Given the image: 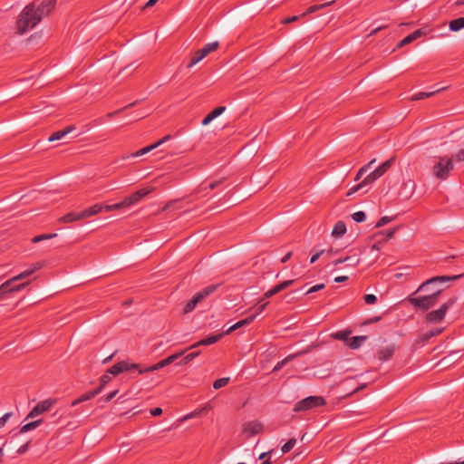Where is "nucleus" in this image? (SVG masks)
<instances>
[{"instance_id":"nucleus-35","label":"nucleus","mask_w":464,"mask_h":464,"mask_svg":"<svg viewBox=\"0 0 464 464\" xmlns=\"http://www.w3.org/2000/svg\"><path fill=\"white\" fill-rule=\"evenodd\" d=\"M295 282V280H286V281H283L279 284H277L276 285H275L273 288L275 289L276 293L278 294L280 293L281 291L288 288L289 286L293 285L294 283Z\"/></svg>"},{"instance_id":"nucleus-53","label":"nucleus","mask_w":464,"mask_h":464,"mask_svg":"<svg viewBox=\"0 0 464 464\" xmlns=\"http://www.w3.org/2000/svg\"><path fill=\"white\" fill-rule=\"evenodd\" d=\"M203 299L204 297L200 295L199 292H198L193 295V297L190 300L197 306V304L200 303Z\"/></svg>"},{"instance_id":"nucleus-20","label":"nucleus","mask_w":464,"mask_h":464,"mask_svg":"<svg viewBox=\"0 0 464 464\" xmlns=\"http://www.w3.org/2000/svg\"><path fill=\"white\" fill-rule=\"evenodd\" d=\"M460 357L461 355L459 351H453L449 355L443 357L439 363L443 367H447L455 363V362H457Z\"/></svg>"},{"instance_id":"nucleus-21","label":"nucleus","mask_w":464,"mask_h":464,"mask_svg":"<svg viewBox=\"0 0 464 464\" xmlns=\"http://www.w3.org/2000/svg\"><path fill=\"white\" fill-rule=\"evenodd\" d=\"M103 210H104L103 209V205H102V204H94L93 206L82 210L81 213H82V218L84 219V218L95 216V215L101 213Z\"/></svg>"},{"instance_id":"nucleus-45","label":"nucleus","mask_w":464,"mask_h":464,"mask_svg":"<svg viewBox=\"0 0 464 464\" xmlns=\"http://www.w3.org/2000/svg\"><path fill=\"white\" fill-rule=\"evenodd\" d=\"M225 181V179L222 178V179H219L218 180H215V181H212L210 182L209 184H208L205 188H203L202 189L206 190L207 188H209L211 190L218 188L223 182Z\"/></svg>"},{"instance_id":"nucleus-12","label":"nucleus","mask_w":464,"mask_h":464,"mask_svg":"<svg viewBox=\"0 0 464 464\" xmlns=\"http://www.w3.org/2000/svg\"><path fill=\"white\" fill-rule=\"evenodd\" d=\"M218 47V42L208 43L204 45L203 48L198 50L190 59V62L188 63L187 68H191L201 60H203L206 56H208L211 52H214Z\"/></svg>"},{"instance_id":"nucleus-42","label":"nucleus","mask_w":464,"mask_h":464,"mask_svg":"<svg viewBox=\"0 0 464 464\" xmlns=\"http://www.w3.org/2000/svg\"><path fill=\"white\" fill-rule=\"evenodd\" d=\"M375 160H372V161H370L367 165L362 167L359 171L357 172L355 178H354V181H358L362 179V177L364 175V173L367 171L368 168L370 167L371 164H372Z\"/></svg>"},{"instance_id":"nucleus-47","label":"nucleus","mask_w":464,"mask_h":464,"mask_svg":"<svg viewBox=\"0 0 464 464\" xmlns=\"http://www.w3.org/2000/svg\"><path fill=\"white\" fill-rule=\"evenodd\" d=\"M394 219V218H391V217H382L381 218L378 222L376 223L375 225V227H383L385 226L386 224L390 223L391 221H392Z\"/></svg>"},{"instance_id":"nucleus-51","label":"nucleus","mask_w":464,"mask_h":464,"mask_svg":"<svg viewBox=\"0 0 464 464\" xmlns=\"http://www.w3.org/2000/svg\"><path fill=\"white\" fill-rule=\"evenodd\" d=\"M382 316H374V317H372V318H369L367 319L366 321H364L362 325H367V324H375L377 322H380L382 320Z\"/></svg>"},{"instance_id":"nucleus-31","label":"nucleus","mask_w":464,"mask_h":464,"mask_svg":"<svg viewBox=\"0 0 464 464\" xmlns=\"http://www.w3.org/2000/svg\"><path fill=\"white\" fill-rule=\"evenodd\" d=\"M330 336L335 340H341L345 344H348V329H343L335 333H332Z\"/></svg>"},{"instance_id":"nucleus-37","label":"nucleus","mask_w":464,"mask_h":464,"mask_svg":"<svg viewBox=\"0 0 464 464\" xmlns=\"http://www.w3.org/2000/svg\"><path fill=\"white\" fill-rule=\"evenodd\" d=\"M268 304H269L268 302L263 303V301H261V299H260L257 303V305L251 308V310H255V313L252 314L251 315H256V317L266 308Z\"/></svg>"},{"instance_id":"nucleus-36","label":"nucleus","mask_w":464,"mask_h":464,"mask_svg":"<svg viewBox=\"0 0 464 464\" xmlns=\"http://www.w3.org/2000/svg\"><path fill=\"white\" fill-rule=\"evenodd\" d=\"M219 285H209L203 288L201 291H199L200 295L204 297H208L211 294H213L217 289L218 288Z\"/></svg>"},{"instance_id":"nucleus-38","label":"nucleus","mask_w":464,"mask_h":464,"mask_svg":"<svg viewBox=\"0 0 464 464\" xmlns=\"http://www.w3.org/2000/svg\"><path fill=\"white\" fill-rule=\"evenodd\" d=\"M57 237V234L53 233V234H42V235H39V236H36L32 238V243H39L43 240H47V239H51V238H53Z\"/></svg>"},{"instance_id":"nucleus-7","label":"nucleus","mask_w":464,"mask_h":464,"mask_svg":"<svg viewBox=\"0 0 464 464\" xmlns=\"http://www.w3.org/2000/svg\"><path fill=\"white\" fill-rule=\"evenodd\" d=\"M453 169L452 159L448 156H442L438 158V161L432 168V173L438 179L445 180L449 178Z\"/></svg>"},{"instance_id":"nucleus-52","label":"nucleus","mask_w":464,"mask_h":464,"mask_svg":"<svg viewBox=\"0 0 464 464\" xmlns=\"http://www.w3.org/2000/svg\"><path fill=\"white\" fill-rule=\"evenodd\" d=\"M12 415L13 412H7L0 418V428L5 425L6 421L10 419Z\"/></svg>"},{"instance_id":"nucleus-8","label":"nucleus","mask_w":464,"mask_h":464,"mask_svg":"<svg viewBox=\"0 0 464 464\" xmlns=\"http://www.w3.org/2000/svg\"><path fill=\"white\" fill-rule=\"evenodd\" d=\"M457 300V296H452L438 309L427 313L425 321L428 323H440L443 321L448 310L456 304Z\"/></svg>"},{"instance_id":"nucleus-6","label":"nucleus","mask_w":464,"mask_h":464,"mask_svg":"<svg viewBox=\"0 0 464 464\" xmlns=\"http://www.w3.org/2000/svg\"><path fill=\"white\" fill-rule=\"evenodd\" d=\"M393 161V158L387 160L381 166H379L377 169H375L373 171L368 174L361 183H358L357 185L351 187L350 195L359 191L365 185L372 183L373 181L381 178L382 175H384L392 167Z\"/></svg>"},{"instance_id":"nucleus-26","label":"nucleus","mask_w":464,"mask_h":464,"mask_svg":"<svg viewBox=\"0 0 464 464\" xmlns=\"http://www.w3.org/2000/svg\"><path fill=\"white\" fill-rule=\"evenodd\" d=\"M346 233V224L343 221H338L332 231V236L339 237Z\"/></svg>"},{"instance_id":"nucleus-28","label":"nucleus","mask_w":464,"mask_h":464,"mask_svg":"<svg viewBox=\"0 0 464 464\" xmlns=\"http://www.w3.org/2000/svg\"><path fill=\"white\" fill-rule=\"evenodd\" d=\"M334 2H335V0H331V1L325 2L324 4L311 5L310 7H308L306 12H304L301 14V16H305L308 14L315 13L326 6H329L330 5L334 4Z\"/></svg>"},{"instance_id":"nucleus-33","label":"nucleus","mask_w":464,"mask_h":464,"mask_svg":"<svg viewBox=\"0 0 464 464\" xmlns=\"http://www.w3.org/2000/svg\"><path fill=\"white\" fill-rule=\"evenodd\" d=\"M200 354V351L192 352L190 353H188L186 356H184L178 363L177 365H186L188 362H190L192 360H194L196 357H198Z\"/></svg>"},{"instance_id":"nucleus-19","label":"nucleus","mask_w":464,"mask_h":464,"mask_svg":"<svg viewBox=\"0 0 464 464\" xmlns=\"http://www.w3.org/2000/svg\"><path fill=\"white\" fill-rule=\"evenodd\" d=\"M226 111L225 106H218L211 111L203 120L201 124L206 126L209 124L214 119L221 115Z\"/></svg>"},{"instance_id":"nucleus-27","label":"nucleus","mask_w":464,"mask_h":464,"mask_svg":"<svg viewBox=\"0 0 464 464\" xmlns=\"http://www.w3.org/2000/svg\"><path fill=\"white\" fill-rule=\"evenodd\" d=\"M367 339V335L350 337V349H358Z\"/></svg>"},{"instance_id":"nucleus-44","label":"nucleus","mask_w":464,"mask_h":464,"mask_svg":"<svg viewBox=\"0 0 464 464\" xmlns=\"http://www.w3.org/2000/svg\"><path fill=\"white\" fill-rule=\"evenodd\" d=\"M351 218L357 223L362 222L366 218V215L363 211H357L351 215Z\"/></svg>"},{"instance_id":"nucleus-62","label":"nucleus","mask_w":464,"mask_h":464,"mask_svg":"<svg viewBox=\"0 0 464 464\" xmlns=\"http://www.w3.org/2000/svg\"><path fill=\"white\" fill-rule=\"evenodd\" d=\"M162 413V409L160 407L154 408L150 411L152 416H160Z\"/></svg>"},{"instance_id":"nucleus-23","label":"nucleus","mask_w":464,"mask_h":464,"mask_svg":"<svg viewBox=\"0 0 464 464\" xmlns=\"http://www.w3.org/2000/svg\"><path fill=\"white\" fill-rule=\"evenodd\" d=\"M75 129L73 125L67 126L65 129L53 132L48 138V141L59 140L63 138L66 134L70 133Z\"/></svg>"},{"instance_id":"nucleus-40","label":"nucleus","mask_w":464,"mask_h":464,"mask_svg":"<svg viewBox=\"0 0 464 464\" xmlns=\"http://www.w3.org/2000/svg\"><path fill=\"white\" fill-rule=\"evenodd\" d=\"M296 443V440L295 439H290L287 440V442H285L282 448H281V450L283 453H287L289 452L295 445Z\"/></svg>"},{"instance_id":"nucleus-48","label":"nucleus","mask_w":464,"mask_h":464,"mask_svg":"<svg viewBox=\"0 0 464 464\" xmlns=\"http://www.w3.org/2000/svg\"><path fill=\"white\" fill-rule=\"evenodd\" d=\"M196 308V305L192 303L191 300H189L183 308V314H187L188 313H191Z\"/></svg>"},{"instance_id":"nucleus-61","label":"nucleus","mask_w":464,"mask_h":464,"mask_svg":"<svg viewBox=\"0 0 464 464\" xmlns=\"http://www.w3.org/2000/svg\"><path fill=\"white\" fill-rule=\"evenodd\" d=\"M399 227H393L392 229H389L386 231V237L387 238H392L393 237L394 234L396 233V231L398 230Z\"/></svg>"},{"instance_id":"nucleus-17","label":"nucleus","mask_w":464,"mask_h":464,"mask_svg":"<svg viewBox=\"0 0 464 464\" xmlns=\"http://www.w3.org/2000/svg\"><path fill=\"white\" fill-rule=\"evenodd\" d=\"M150 192V189L147 188H141L137 190L136 192L132 193L130 196L126 197L124 198L125 205L129 207L138 203L145 196H147Z\"/></svg>"},{"instance_id":"nucleus-29","label":"nucleus","mask_w":464,"mask_h":464,"mask_svg":"<svg viewBox=\"0 0 464 464\" xmlns=\"http://www.w3.org/2000/svg\"><path fill=\"white\" fill-rule=\"evenodd\" d=\"M156 148H158L157 144L153 143L151 145L146 146V147L137 150L134 153H131L130 155L122 157V159L125 160V159H128L130 157H140V156H142V155H145V154L150 152L151 150H153Z\"/></svg>"},{"instance_id":"nucleus-5","label":"nucleus","mask_w":464,"mask_h":464,"mask_svg":"<svg viewBox=\"0 0 464 464\" xmlns=\"http://www.w3.org/2000/svg\"><path fill=\"white\" fill-rule=\"evenodd\" d=\"M255 319H256V315H248L245 319H242V320L237 322L235 324L230 326L225 332L216 334V335H210L207 338H204V339L198 341V343L192 344L188 349H194V348L201 346V345L213 344V343L218 342L225 334H229L232 332L239 329L240 327L250 324Z\"/></svg>"},{"instance_id":"nucleus-32","label":"nucleus","mask_w":464,"mask_h":464,"mask_svg":"<svg viewBox=\"0 0 464 464\" xmlns=\"http://www.w3.org/2000/svg\"><path fill=\"white\" fill-rule=\"evenodd\" d=\"M464 28V17H459L450 22V29L453 32L459 31Z\"/></svg>"},{"instance_id":"nucleus-59","label":"nucleus","mask_w":464,"mask_h":464,"mask_svg":"<svg viewBox=\"0 0 464 464\" xmlns=\"http://www.w3.org/2000/svg\"><path fill=\"white\" fill-rule=\"evenodd\" d=\"M454 159L456 161H462L464 160V150H459L455 155Z\"/></svg>"},{"instance_id":"nucleus-49","label":"nucleus","mask_w":464,"mask_h":464,"mask_svg":"<svg viewBox=\"0 0 464 464\" xmlns=\"http://www.w3.org/2000/svg\"><path fill=\"white\" fill-rule=\"evenodd\" d=\"M301 17H302L301 15L289 16V17H286V18L283 19L281 23L284 24H289L291 23L298 21Z\"/></svg>"},{"instance_id":"nucleus-39","label":"nucleus","mask_w":464,"mask_h":464,"mask_svg":"<svg viewBox=\"0 0 464 464\" xmlns=\"http://www.w3.org/2000/svg\"><path fill=\"white\" fill-rule=\"evenodd\" d=\"M229 382V378L228 377H224V378H220V379H218L214 382L213 383V388L215 390H218L222 387H225L227 383Z\"/></svg>"},{"instance_id":"nucleus-56","label":"nucleus","mask_w":464,"mask_h":464,"mask_svg":"<svg viewBox=\"0 0 464 464\" xmlns=\"http://www.w3.org/2000/svg\"><path fill=\"white\" fill-rule=\"evenodd\" d=\"M29 445H30V441H27L26 443H24V445L19 447L16 452L19 455L24 454L28 450Z\"/></svg>"},{"instance_id":"nucleus-9","label":"nucleus","mask_w":464,"mask_h":464,"mask_svg":"<svg viewBox=\"0 0 464 464\" xmlns=\"http://www.w3.org/2000/svg\"><path fill=\"white\" fill-rule=\"evenodd\" d=\"M462 276H463V275H458V276H438L431 277V278L426 280L425 282H423L417 288V290L413 293V295H417L420 292H430V293H431L432 290L439 289L438 287H435V285H437L439 283H446V282H450V281H454V280H457V279H459V278H460Z\"/></svg>"},{"instance_id":"nucleus-30","label":"nucleus","mask_w":464,"mask_h":464,"mask_svg":"<svg viewBox=\"0 0 464 464\" xmlns=\"http://www.w3.org/2000/svg\"><path fill=\"white\" fill-rule=\"evenodd\" d=\"M444 89L445 88H440L436 91L429 92H420L411 97V101H420V100H423L426 98H430V97L433 96L435 93H437Z\"/></svg>"},{"instance_id":"nucleus-22","label":"nucleus","mask_w":464,"mask_h":464,"mask_svg":"<svg viewBox=\"0 0 464 464\" xmlns=\"http://www.w3.org/2000/svg\"><path fill=\"white\" fill-rule=\"evenodd\" d=\"M100 393V389H94L92 391H90L82 395H81L79 398H77L76 400H74L72 402V406H75V405H78L79 403H82L83 401H89L92 398H94L96 395H98Z\"/></svg>"},{"instance_id":"nucleus-55","label":"nucleus","mask_w":464,"mask_h":464,"mask_svg":"<svg viewBox=\"0 0 464 464\" xmlns=\"http://www.w3.org/2000/svg\"><path fill=\"white\" fill-rule=\"evenodd\" d=\"M324 287V284H318V285H315L314 286H312L311 288H309L306 292H305V295H308V294H311V293H314V292H316L318 290H321Z\"/></svg>"},{"instance_id":"nucleus-1","label":"nucleus","mask_w":464,"mask_h":464,"mask_svg":"<svg viewBox=\"0 0 464 464\" xmlns=\"http://www.w3.org/2000/svg\"><path fill=\"white\" fill-rule=\"evenodd\" d=\"M56 0H42L35 6L34 3L26 5L18 16L16 25L19 34H24L34 28L44 16L48 15L55 7Z\"/></svg>"},{"instance_id":"nucleus-46","label":"nucleus","mask_w":464,"mask_h":464,"mask_svg":"<svg viewBox=\"0 0 464 464\" xmlns=\"http://www.w3.org/2000/svg\"><path fill=\"white\" fill-rule=\"evenodd\" d=\"M362 298L367 304H374L378 300L377 296L372 294L364 295Z\"/></svg>"},{"instance_id":"nucleus-57","label":"nucleus","mask_w":464,"mask_h":464,"mask_svg":"<svg viewBox=\"0 0 464 464\" xmlns=\"http://www.w3.org/2000/svg\"><path fill=\"white\" fill-rule=\"evenodd\" d=\"M275 295H276L275 289L272 287L271 289H269L268 291H266L263 297L261 298V301H264L265 299L266 298H270L272 296H274Z\"/></svg>"},{"instance_id":"nucleus-3","label":"nucleus","mask_w":464,"mask_h":464,"mask_svg":"<svg viewBox=\"0 0 464 464\" xmlns=\"http://www.w3.org/2000/svg\"><path fill=\"white\" fill-rule=\"evenodd\" d=\"M443 289H434L431 293L424 295L415 296L416 295L412 294L406 298V301L411 304L416 311L427 312L438 304Z\"/></svg>"},{"instance_id":"nucleus-34","label":"nucleus","mask_w":464,"mask_h":464,"mask_svg":"<svg viewBox=\"0 0 464 464\" xmlns=\"http://www.w3.org/2000/svg\"><path fill=\"white\" fill-rule=\"evenodd\" d=\"M124 208H128L127 205H125V200L123 199L121 202L112 204V205H103V209L106 212L112 211V210H119Z\"/></svg>"},{"instance_id":"nucleus-13","label":"nucleus","mask_w":464,"mask_h":464,"mask_svg":"<svg viewBox=\"0 0 464 464\" xmlns=\"http://www.w3.org/2000/svg\"><path fill=\"white\" fill-rule=\"evenodd\" d=\"M185 352H186V350H183V351H180L174 354H171V355L168 356L167 358L161 360L160 362H159L150 367H142V369L140 370V374H143L145 372H154V371L162 369V368L171 364L176 360L179 359L185 353Z\"/></svg>"},{"instance_id":"nucleus-41","label":"nucleus","mask_w":464,"mask_h":464,"mask_svg":"<svg viewBox=\"0 0 464 464\" xmlns=\"http://www.w3.org/2000/svg\"><path fill=\"white\" fill-rule=\"evenodd\" d=\"M111 381V376L109 375V373L106 372L105 374H103L101 377L100 385L96 389H100V392H101L103 390V388L105 387V385L107 383H109Z\"/></svg>"},{"instance_id":"nucleus-14","label":"nucleus","mask_w":464,"mask_h":464,"mask_svg":"<svg viewBox=\"0 0 464 464\" xmlns=\"http://www.w3.org/2000/svg\"><path fill=\"white\" fill-rule=\"evenodd\" d=\"M55 400L47 399L38 402L28 413L26 419H33L47 411H49L53 404L55 403Z\"/></svg>"},{"instance_id":"nucleus-64","label":"nucleus","mask_w":464,"mask_h":464,"mask_svg":"<svg viewBox=\"0 0 464 464\" xmlns=\"http://www.w3.org/2000/svg\"><path fill=\"white\" fill-rule=\"evenodd\" d=\"M292 256V252L286 253L281 259L282 263H286Z\"/></svg>"},{"instance_id":"nucleus-60","label":"nucleus","mask_w":464,"mask_h":464,"mask_svg":"<svg viewBox=\"0 0 464 464\" xmlns=\"http://www.w3.org/2000/svg\"><path fill=\"white\" fill-rule=\"evenodd\" d=\"M171 139V136L170 135H166L164 136L162 139H160V140H158L157 142H155V144H157V147L160 146L161 144L165 143L166 141L169 140Z\"/></svg>"},{"instance_id":"nucleus-4","label":"nucleus","mask_w":464,"mask_h":464,"mask_svg":"<svg viewBox=\"0 0 464 464\" xmlns=\"http://www.w3.org/2000/svg\"><path fill=\"white\" fill-rule=\"evenodd\" d=\"M367 383H362L350 392V399H353L360 391L365 389ZM369 407L365 403H356L354 400H350V423L359 422L367 418Z\"/></svg>"},{"instance_id":"nucleus-24","label":"nucleus","mask_w":464,"mask_h":464,"mask_svg":"<svg viewBox=\"0 0 464 464\" xmlns=\"http://www.w3.org/2000/svg\"><path fill=\"white\" fill-rule=\"evenodd\" d=\"M83 219L82 213L80 212H70L59 218V222L71 223Z\"/></svg>"},{"instance_id":"nucleus-50","label":"nucleus","mask_w":464,"mask_h":464,"mask_svg":"<svg viewBox=\"0 0 464 464\" xmlns=\"http://www.w3.org/2000/svg\"><path fill=\"white\" fill-rule=\"evenodd\" d=\"M432 337H434V336L432 335V333H431V332H430V331H428V332H426V333L422 334L419 337V340H420V342H421V343H426V342H428V341H429L430 338H432Z\"/></svg>"},{"instance_id":"nucleus-43","label":"nucleus","mask_w":464,"mask_h":464,"mask_svg":"<svg viewBox=\"0 0 464 464\" xmlns=\"http://www.w3.org/2000/svg\"><path fill=\"white\" fill-rule=\"evenodd\" d=\"M136 103H137V102H134L130 103V104H128L127 106H125V107H123V108H121V109H119V110L115 111L108 112V113L106 114V116H105V117H106L107 119H111V118H112L114 115L119 114V113H121V111H125V110H127V109H129V108H130V107H133Z\"/></svg>"},{"instance_id":"nucleus-15","label":"nucleus","mask_w":464,"mask_h":464,"mask_svg":"<svg viewBox=\"0 0 464 464\" xmlns=\"http://www.w3.org/2000/svg\"><path fill=\"white\" fill-rule=\"evenodd\" d=\"M397 351V346L394 343L389 344L385 347H380L376 352V356L381 362H387L392 358Z\"/></svg>"},{"instance_id":"nucleus-2","label":"nucleus","mask_w":464,"mask_h":464,"mask_svg":"<svg viewBox=\"0 0 464 464\" xmlns=\"http://www.w3.org/2000/svg\"><path fill=\"white\" fill-rule=\"evenodd\" d=\"M42 267L40 263H35L32 266V267L24 270L19 275L10 278L0 285V300L4 299L7 294L19 292L24 289L25 286L29 285V281L24 282L22 284L15 285L14 283L26 277L32 276L35 271L39 270Z\"/></svg>"},{"instance_id":"nucleus-11","label":"nucleus","mask_w":464,"mask_h":464,"mask_svg":"<svg viewBox=\"0 0 464 464\" xmlns=\"http://www.w3.org/2000/svg\"><path fill=\"white\" fill-rule=\"evenodd\" d=\"M140 369H142L140 364L134 363L127 360L121 361L113 364L107 370V373L111 374L113 376H117L122 372H131L132 371H137L138 374H140Z\"/></svg>"},{"instance_id":"nucleus-54","label":"nucleus","mask_w":464,"mask_h":464,"mask_svg":"<svg viewBox=\"0 0 464 464\" xmlns=\"http://www.w3.org/2000/svg\"><path fill=\"white\" fill-rule=\"evenodd\" d=\"M324 253V249H321V250H317L312 256H311V259H310V263L311 264H314L323 254Z\"/></svg>"},{"instance_id":"nucleus-18","label":"nucleus","mask_w":464,"mask_h":464,"mask_svg":"<svg viewBox=\"0 0 464 464\" xmlns=\"http://www.w3.org/2000/svg\"><path fill=\"white\" fill-rule=\"evenodd\" d=\"M425 34H426V32L422 28L418 29V30L414 31L413 33L410 34L409 35H407L405 38H403L401 41V43L398 44V47H402L406 44H409Z\"/></svg>"},{"instance_id":"nucleus-58","label":"nucleus","mask_w":464,"mask_h":464,"mask_svg":"<svg viewBox=\"0 0 464 464\" xmlns=\"http://www.w3.org/2000/svg\"><path fill=\"white\" fill-rule=\"evenodd\" d=\"M117 393H118V390H115V391L110 392L108 395H106V397L102 398V401L104 402H109L117 395Z\"/></svg>"},{"instance_id":"nucleus-16","label":"nucleus","mask_w":464,"mask_h":464,"mask_svg":"<svg viewBox=\"0 0 464 464\" xmlns=\"http://www.w3.org/2000/svg\"><path fill=\"white\" fill-rule=\"evenodd\" d=\"M263 424L257 420L248 421L243 425V432L248 436H255L263 431Z\"/></svg>"},{"instance_id":"nucleus-25","label":"nucleus","mask_w":464,"mask_h":464,"mask_svg":"<svg viewBox=\"0 0 464 464\" xmlns=\"http://www.w3.org/2000/svg\"><path fill=\"white\" fill-rule=\"evenodd\" d=\"M43 422H44L43 419H39V420L31 421L29 423H26L20 428L18 433L22 434V433H25L30 430H33L36 429L37 427H39Z\"/></svg>"},{"instance_id":"nucleus-10","label":"nucleus","mask_w":464,"mask_h":464,"mask_svg":"<svg viewBox=\"0 0 464 464\" xmlns=\"http://www.w3.org/2000/svg\"><path fill=\"white\" fill-rule=\"evenodd\" d=\"M326 404V401L322 396H308L297 401L293 411L295 412L305 411L314 408L322 407Z\"/></svg>"},{"instance_id":"nucleus-63","label":"nucleus","mask_w":464,"mask_h":464,"mask_svg":"<svg viewBox=\"0 0 464 464\" xmlns=\"http://www.w3.org/2000/svg\"><path fill=\"white\" fill-rule=\"evenodd\" d=\"M388 25L387 24H384V25H380L378 27H376L375 29H373L370 34L369 35H374L376 34L379 31L382 30V29H385L387 28Z\"/></svg>"}]
</instances>
